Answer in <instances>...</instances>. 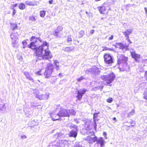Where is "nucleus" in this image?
Masks as SVG:
<instances>
[{
    "instance_id": "16",
    "label": "nucleus",
    "mask_w": 147,
    "mask_h": 147,
    "mask_svg": "<svg viewBox=\"0 0 147 147\" xmlns=\"http://www.w3.org/2000/svg\"><path fill=\"white\" fill-rule=\"evenodd\" d=\"M36 0H32V1H25L26 4L28 5L34 6L37 5Z\"/></svg>"
},
{
    "instance_id": "8",
    "label": "nucleus",
    "mask_w": 147,
    "mask_h": 147,
    "mask_svg": "<svg viewBox=\"0 0 147 147\" xmlns=\"http://www.w3.org/2000/svg\"><path fill=\"white\" fill-rule=\"evenodd\" d=\"M103 57L104 61L106 63L109 64L113 63V58L110 54L105 53Z\"/></svg>"
},
{
    "instance_id": "31",
    "label": "nucleus",
    "mask_w": 147,
    "mask_h": 147,
    "mask_svg": "<svg viewBox=\"0 0 147 147\" xmlns=\"http://www.w3.org/2000/svg\"><path fill=\"white\" fill-rule=\"evenodd\" d=\"M85 79V78L83 76H81L79 78H77V80L78 82H79L82 80Z\"/></svg>"
},
{
    "instance_id": "7",
    "label": "nucleus",
    "mask_w": 147,
    "mask_h": 147,
    "mask_svg": "<svg viewBox=\"0 0 147 147\" xmlns=\"http://www.w3.org/2000/svg\"><path fill=\"white\" fill-rule=\"evenodd\" d=\"M84 140L90 144H92L96 142L97 137L92 135H89L84 138Z\"/></svg>"
},
{
    "instance_id": "27",
    "label": "nucleus",
    "mask_w": 147,
    "mask_h": 147,
    "mask_svg": "<svg viewBox=\"0 0 147 147\" xmlns=\"http://www.w3.org/2000/svg\"><path fill=\"white\" fill-rule=\"evenodd\" d=\"M130 124L131 125L129 126H126L127 127V130H128L129 129V128H128V127H134L135 125V123H134V121H132L130 122Z\"/></svg>"
},
{
    "instance_id": "13",
    "label": "nucleus",
    "mask_w": 147,
    "mask_h": 147,
    "mask_svg": "<svg viewBox=\"0 0 147 147\" xmlns=\"http://www.w3.org/2000/svg\"><path fill=\"white\" fill-rule=\"evenodd\" d=\"M132 57L137 62H139V60L140 58V55L136 53L135 51L130 52Z\"/></svg>"
},
{
    "instance_id": "56",
    "label": "nucleus",
    "mask_w": 147,
    "mask_h": 147,
    "mask_svg": "<svg viewBox=\"0 0 147 147\" xmlns=\"http://www.w3.org/2000/svg\"><path fill=\"white\" fill-rule=\"evenodd\" d=\"M57 63V62H56V63H55V64H56V63Z\"/></svg>"
},
{
    "instance_id": "26",
    "label": "nucleus",
    "mask_w": 147,
    "mask_h": 147,
    "mask_svg": "<svg viewBox=\"0 0 147 147\" xmlns=\"http://www.w3.org/2000/svg\"><path fill=\"white\" fill-rule=\"evenodd\" d=\"M99 113H94L93 114V119L94 121L95 122L96 121V118L98 117V114Z\"/></svg>"
},
{
    "instance_id": "1",
    "label": "nucleus",
    "mask_w": 147,
    "mask_h": 147,
    "mask_svg": "<svg viewBox=\"0 0 147 147\" xmlns=\"http://www.w3.org/2000/svg\"><path fill=\"white\" fill-rule=\"evenodd\" d=\"M48 43L43 42L42 45H39L38 41L31 42L28 47L34 51V55L39 59H49L52 57L51 52L49 50Z\"/></svg>"
},
{
    "instance_id": "19",
    "label": "nucleus",
    "mask_w": 147,
    "mask_h": 147,
    "mask_svg": "<svg viewBox=\"0 0 147 147\" xmlns=\"http://www.w3.org/2000/svg\"><path fill=\"white\" fill-rule=\"evenodd\" d=\"M10 25L11 28L13 30L17 29L18 28L17 24L12 23L10 24Z\"/></svg>"
},
{
    "instance_id": "30",
    "label": "nucleus",
    "mask_w": 147,
    "mask_h": 147,
    "mask_svg": "<svg viewBox=\"0 0 147 147\" xmlns=\"http://www.w3.org/2000/svg\"><path fill=\"white\" fill-rule=\"evenodd\" d=\"M42 69H40L37 72H36L35 73V74L38 75H41L42 74L43 71H42Z\"/></svg>"
},
{
    "instance_id": "35",
    "label": "nucleus",
    "mask_w": 147,
    "mask_h": 147,
    "mask_svg": "<svg viewBox=\"0 0 147 147\" xmlns=\"http://www.w3.org/2000/svg\"><path fill=\"white\" fill-rule=\"evenodd\" d=\"M22 43H23V45L24 46V48L26 47V45L27 44V42L25 40H24L23 41Z\"/></svg>"
},
{
    "instance_id": "11",
    "label": "nucleus",
    "mask_w": 147,
    "mask_h": 147,
    "mask_svg": "<svg viewBox=\"0 0 147 147\" xmlns=\"http://www.w3.org/2000/svg\"><path fill=\"white\" fill-rule=\"evenodd\" d=\"M129 45H124L121 42H117L115 43V47H118L119 49L122 50L125 49L127 50L129 49L128 47Z\"/></svg>"
},
{
    "instance_id": "22",
    "label": "nucleus",
    "mask_w": 147,
    "mask_h": 147,
    "mask_svg": "<svg viewBox=\"0 0 147 147\" xmlns=\"http://www.w3.org/2000/svg\"><path fill=\"white\" fill-rule=\"evenodd\" d=\"M36 16L33 15L29 17V20L30 21H35L36 20Z\"/></svg>"
},
{
    "instance_id": "4",
    "label": "nucleus",
    "mask_w": 147,
    "mask_h": 147,
    "mask_svg": "<svg viewBox=\"0 0 147 147\" xmlns=\"http://www.w3.org/2000/svg\"><path fill=\"white\" fill-rule=\"evenodd\" d=\"M55 69L54 66L51 63L47 65L45 68V70L44 73V75L46 78H48L51 76L52 73Z\"/></svg>"
},
{
    "instance_id": "51",
    "label": "nucleus",
    "mask_w": 147,
    "mask_h": 147,
    "mask_svg": "<svg viewBox=\"0 0 147 147\" xmlns=\"http://www.w3.org/2000/svg\"><path fill=\"white\" fill-rule=\"evenodd\" d=\"M57 68H58L59 67V66H57Z\"/></svg>"
},
{
    "instance_id": "43",
    "label": "nucleus",
    "mask_w": 147,
    "mask_h": 147,
    "mask_svg": "<svg viewBox=\"0 0 147 147\" xmlns=\"http://www.w3.org/2000/svg\"><path fill=\"white\" fill-rule=\"evenodd\" d=\"M94 32V30H92L90 31V33L91 34H93Z\"/></svg>"
},
{
    "instance_id": "53",
    "label": "nucleus",
    "mask_w": 147,
    "mask_h": 147,
    "mask_svg": "<svg viewBox=\"0 0 147 147\" xmlns=\"http://www.w3.org/2000/svg\"><path fill=\"white\" fill-rule=\"evenodd\" d=\"M86 14H87L88 13V12L87 11H86Z\"/></svg>"
},
{
    "instance_id": "5",
    "label": "nucleus",
    "mask_w": 147,
    "mask_h": 147,
    "mask_svg": "<svg viewBox=\"0 0 147 147\" xmlns=\"http://www.w3.org/2000/svg\"><path fill=\"white\" fill-rule=\"evenodd\" d=\"M58 114L60 117H70V112H69V110L63 108H60V110L58 112Z\"/></svg>"
},
{
    "instance_id": "28",
    "label": "nucleus",
    "mask_w": 147,
    "mask_h": 147,
    "mask_svg": "<svg viewBox=\"0 0 147 147\" xmlns=\"http://www.w3.org/2000/svg\"><path fill=\"white\" fill-rule=\"evenodd\" d=\"M45 11L44 10L41 11H40V16L42 17H43L45 15Z\"/></svg>"
},
{
    "instance_id": "23",
    "label": "nucleus",
    "mask_w": 147,
    "mask_h": 147,
    "mask_svg": "<svg viewBox=\"0 0 147 147\" xmlns=\"http://www.w3.org/2000/svg\"><path fill=\"white\" fill-rule=\"evenodd\" d=\"M66 40L67 42L70 45L72 41V39L71 36V35H70L69 36H67V38Z\"/></svg>"
},
{
    "instance_id": "12",
    "label": "nucleus",
    "mask_w": 147,
    "mask_h": 147,
    "mask_svg": "<svg viewBox=\"0 0 147 147\" xmlns=\"http://www.w3.org/2000/svg\"><path fill=\"white\" fill-rule=\"evenodd\" d=\"M50 115L53 121H56L61 119V118L58 114V113L56 114L54 112H52L50 113Z\"/></svg>"
},
{
    "instance_id": "39",
    "label": "nucleus",
    "mask_w": 147,
    "mask_h": 147,
    "mask_svg": "<svg viewBox=\"0 0 147 147\" xmlns=\"http://www.w3.org/2000/svg\"><path fill=\"white\" fill-rule=\"evenodd\" d=\"M113 38V35H111V36L108 38L109 40H111Z\"/></svg>"
},
{
    "instance_id": "2",
    "label": "nucleus",
    "mask_w": 147,
    "mask_h": 147,
    "mask_svg": "<svg viewBox=\"0 0 147 147\" xmlns=\"http://www.w3.org/2000/svg\"><path fill=\"white\" fill-rule=\"evenodd\" d=\"M128 60V58L123 55H121L117 61V64L120 70L124 71L126 69Z\"/></svg>"
},
{
    "instance_id": "9",
    "label": "nucleus",
    "mask_w": 147,
    "mask_h": 147,
    "mask_svg": "<svg viewBox=\"0 0 147 147\" xmlns=\"http://www.w3.org/2000/svg\"><path fill=\"white\" fill-rule=\"evenodd\" d=\"M132 32V30L130 29H127L125 30L124 32H123V35L125 37H126V40L129 42V43L131 44L132 43V42L130 40L129 35L131 34Z\"/></svg>"
},
{
    "instance_id": "40",
    "label": "nucleus",
    "mask_w": 147,
    "mask_h": 147,
    "mask_svg": "<svg viewBox=\"0 0 147 147\" xmlns=\"http://www.w3.org/2000/svg\"><path fill=\"white\" fill-rule=\"evenodd\" d=\"M53 0H50L49 1V3L50 4H51L53 3Z\"/></svg>"
},
{
    "instance_id": "20",
    "label": "nucleus",
    "mask_w": 147,
    "mask_h": 147,
    "mask_svg": "<svg viewBox=\"0 0 147 147\" xmlns=\"http://www.w3.org/2000/svg\"><path fill=\"white\" fill-rule=\"evenodd\" d=\"M26 5L25 4L23 3H20L18 6L19 9L21 10H23L26 8Z\"/></svg>"
},
{
    "instance_id": "34",
    "label": "nucleus",
    "mask_w": 147,
    "mask_h": 147,
    "mask_svg": "<svg viewBox=\"0 0 147 147\" xmlns=\"http://www.w3.org/2000/svg\"><path fill=\"white\" fill-rule=\"evenodd\" d=\"M113 100V98L111 97H109L107 100V101L108 103H111Z\"/></svg>"
},
{
    "instance_id": "44",
    "label": "nucleus",
    "mask_w": 147,
    "mask_h": 147,
    "mask_svg": "<svg viewBox=\"0 0 147 147\" xmlns=\"http://www.w3.org/2000/svg\"><path fill=\"white\" fill-rule=\"evenodd\" d=\"M144 99L147 100V95H146L144 96Z\"/></svg>"
},
{
    "instance_id": "29",
    "label": "nucleus",
    "mask_w": 147,
    "mask_h": 147,
    "mask_svg": "<svg viewBox=\"0 0 147 147\" xmlns=\"http://www.w3.org/2000/svg\"><path fill=\"white\" fill-rule=\"evenodd\" d=\"M39 39H40V38L39 37H36L34 36H32L30 39V41H32L33 40H39Z\"/></svg>"
},
{
    "instance_id": "25",
    "label": "nucleus",
    "mask_w": 147,
    "mask_h": 147,
    "mask_svg": "<svg viewBox=\"0 0 147 147\" xmlns=\"http://www.w3.org/2000/svg\"><path fill=\"white\" fill-rule=\"evenodd\" d=\"M135 113V110L134 109H133L131 110V111H130L128 114L127 117H130L131 116L134 115Z\"/></svg>"
},
{
    "instance_id": "42",
    "label": "nucleus",
    "mask_w": 147,
    "mask_h": 147,
    "mask_svg": "<svg viewBox=\"0 0 147 147\" xmlns=\"http://www.w3.org/2000/svg\"><path fill=\"white\" fill-rule=\"evenodd\" d=\"M21 138L22 139H24L26 138V136L25 135H23L21 136Z\"/></svg>"
},
{
    "instance_id": "36",
    "label": "nucleus",
    "mask_w": 147,
    "mask_h": 147,
    "mask_svg": "<svg viewBox=\"0 0 147 147\" xmlns=\"http://www.w3.org/2000/svg\"><path fill=\"white\" fill-rule=\"evenodd\" d=\"M12 9L13 10L12 15L14 16L16 13V10L14 8H12Z\"/></svg>"
},
{
    "instance_id": "17",
    "label": "nucleus",
    "mask_w": 147,
    "mask_h": 147,
    "mask_svg": "<svg viewBox=\"0 0 147 147\" xmlns=\"http://www.w3.org/2000/svg\"><path fill=\"white\" fill-rule=\"evenodd\" d=\"M69 134L70 137L76 138L77 136V132L76 131L71 130Z\"/></svg>"
},
{
    "instance_id": "6",
    "label": "nucleus",
    "mask_w": 147,
    "mask_h": 147,
    "mask_svg": "<svg viewBox=\"0 0 147 147\" xmlns=\"http://www.w3.org/2000/svg\"><path fill=\"white\" fill-rule=\"evenodd\" d=\"M87 91V90L85 89H80L77 91V95L76 97L77 98L76 101H80L82 98L83 95L85 94Z\"/></svg>"
},
{
    "instance_id": "55",
    "label": "nucleus",
    "mask_w": 147,
    "mask_h": 147,
    "mask_svg": "<svg viewBox=\"0 0 147 147\" xmlns=\"http://www.w3.org/2000/svg\"><path fill=\"white\" fill-rule=\"evenodd\" d=\"M57 63V62H56V63H55V64H56V63Z\"/></svg>"
},
{
    "instance_id": "57",
    "label": "nucleus",
    "mask_w": 147,
    "mask_h": 147,
    "mask_svg": "<svg viewBox=\"0 0 147 147\" xmlns=\"http://www.w3.org/2000/svg\"><path fill=\"white\" fill-rule=\"evenodd\" d=\"M57 63V62H56V63H55V64H56V63Z\"/></svg>"
},
{
    "instance_id": "45",
    "label": "nucleus",
    "mask_w": 147,
    "mask_h": 147,
    "mask_svg": "<svg viewBox=\"0 0 147 147\" xmlns=\"http://www.w3.org/2000/svg\"><path fill=\"white\" fill-rule=\"evenodd\" d=\"M103 135L105 136L106 137L107 134L105 132H103Z\"/></svg>"
},
{
    "instance_id": "3",
    "label": "nucleus",
    "mask_w": 147,
    "mask_h": 147,
    "mask_svg": "<svg viewBox=\"0 0 147 147\" xmlns=\"http://www.w3.org/2000/svg\"><path fill=\"white\" fill-rule=\"evenodd\" d=\"M116 76L113 72H111L107 75H103L100 76L101 79L105 82V85L111 86L110 84L115 79Z\"/></svg>"
},
{
    "instance_id": "54",
    "label": "nucleus",
    "mask_w": 147,
    "mask_h": 147,
    "mask_svg": "<svg viewBox=\"0 0 147 147\" xmlns=\"http://www.w3.org/2000/svg\"><path fill=\"white\" fill-rule=\"evenodd\" d=\"M95 128H96V124L95 125Z\"/></svg>"
},
{
    "instance_id": "24",
    "label": "nucleus",
    "mask_w": 147,
    "mask_h": 147,
    "mask_svg": "<svg viewBox=\"0 0 147 147\" xmlns=\"http://www.w3.org/2000/svg\"><path fill=\"white\" fill-rule=\"evenodd\" d=\"M36 97L40 100H43L44 99V95L43 94L36 95Z\"/></svg>"
},
{
    "instance_id": "50",
    "label": "nucleus",
    "mask_w": 147,
    "mask_h": 147,
    "mask_svg": "<svg viewBox=\"0 0 147 147\" xmlns=\"http://www.w3.org/2000/svg\"><path fill=\"white\" fill-rule=\"evenodd\" d=\"M40 42H41L42 41V40L40 38V39H39V40H38Z\"/></svg>"
},
{
    "instance_id": "46",
    "label": "nucleus",
    "mask_w": 147,
    "mask_h": 147,
    "mask_svg": "<svg viewBox=\"0 0 147 147\" xmlns=\"http://www.w3.org/2000/svg\"><path fill=\"white\" fill-rule=\"evenodd\" d=\"M113 120L115 121H116V118L115 117H114L113 118Z\"/></svg>"
},
{
    "instance_id": "48",
    "label": "nucleus",
    "mask_w": 147,
    "mask_h": 147,
    "mask_svg": "<svg viewBox=\"0 0 147 147\" xmlns=\"http://www.w3.org/2000/svg\"><path fill=\"white\" fill-rule=\"evenodd\" d=\"M57 107H60V108L61 107L60 106V105H57Z\"/></svg>"
},
{
    "instance_id": "14",
    "label": "nucleus",
    "mask_w": 147,
    "mask_h": 147,
    "mask_svg": "<svg viewBox=\"0 0 147 147\" xmlns=\"http://www.w3.org/2000/svg\"><path fill=\"white\" fill-rule=\"evenodd\" d=\"M105 4V3L104 2L102 6H99L97 7L99 12L101 14H105L106 12V8L104 5Z\"/></svg>"
},
{
    "instance_id": "10",
    "label": "nucleus",
    "mask_w": 147,
    "mask_h": 147,
    "mask_svg": "<svg viewBox=\"0 0 147 147\" xmlns=\"http://www.w3.org/2000/svg\"><path fill=\"white\" fill-rule=\"evenodd\" d=\"M63 29V27L61 26H58L57 29L55 30L53 35L56 37H60L61 34L60 32Z\"/></svg>"
},
{
    "instance_id": "18",
    "label": "nucleus",
    "mask_w": 147,
    "mask_h": 147,
    "mask_svg": "<svg viewBox=\"0 0 147 147\" xmlns=\"http://www.w3.org/2000/svg\"><path fill=\"white\" fill-rule=\"evenodd\" d=\"M74 49L73 47H66L64 49V51L67 52H70L72 51Z\"/></svg>"
},
{
    "instance_id": "21",
    "label": "nucleus",
    "mask_w": 147,
    "mask_h": 147,
    "mask_svg": "<svg viewBox=\"0 0 147 147\" xmlns=\"http://www.w3.org/2000/svg\"><path fill=\"white\" fill-rule=\"evenodd\" d=\"M24 74L26 77L27 79L33 81V79L30 76V74L28 72H26L24 73Z\"/></svg>"
},
{
    "instance_id": "15",
    "label": "nucleus",
    "mask_w": 147,
    "mask_h": 147,
    "mask_svg": "<svg viewBox=\"0 0 147 147\" xmlns=\"http://www.w3.org/2000/svg\"><path fill=\"white\" fill-rule=\"evenodd\" d=\"M96 142V143L100 145V147H102L104 146L105 141L102 137H100L98 139L97 137V140Z\"/></svg>"
},
{
    "instance_id": "49",
    "label": "nucleus",
    "mask_w": 147,
    "mask_h": 147,
    "mask_svg": "<svg viewBox=\"0 0 147 147\" xmlns=\"http://www.w3.org/2000/svg\"><path fill=\"white\" fill-rule=\"evenodd\" d=\"M89 127H90V125H89ZM90 129V128H88V129Z\"/></svg>"
},
{
    "instance_id": "33",
    "label": "nucleus",
    "mask_w": 147,
    "mask_h": 147,
    "mask_svg": "<svg viewBox=\"0 0 147 147\" xmlns=\"http://www.w3.org/2000/svg\"><path fill=\"white\" fill-rule=\"evenodd\" d=\"M113 50V49H111L110 48H108L107 47H105L103 48L102 51H105L107 50H110V51H112Z\"/></svg>"
},
{
    "instance_id": "41",
    "label": "nucleus",
    "mask_w": 147,
    "mask_h": 147,
    "mask_svg": "<svg viewBox=\"0 0 147 147\" xmlns=\"http://www.w3.org/2000/svg\"><path fill=\"white\" fill-rule=\"evenodd\" d=\"M18 5V4L16 3L12 5V7H13V8H14V7H15L17 6Z\"/></svg>"
},
{
    "instance_id": "32",
    "label": "nucleus",
    "mask_w": 147,
    "mask_h": 147,
    "mask_svg": "<svg viewBox=\"0 0 147 147\" xmlns=\"http://www.w3.org/2000/svg\"><path fill=\"white\" fill-rule=\"evenodd\" d=\"M69 112H70V115L71 114L74 115H75L76 113L75 111L73 110V109L69 110Z\"/></svg>"
},
{
    "instance_id": "52",
    "label": "nucleus",
    "mask_w": 147,
    "mask_h": 147,
    "mask_svg": "<svg viewBox=\"0 0 147 147\" xmlns=\"http://www.w3.org/2000/svg\"><path fill=\"white\" fill-rule=\"evenodd\" d=\"M103 88V86H101V88H102H102Z\"/></svg>"
},
{
    "instance_id": "37",
    "label": "nucleus",
    "mask_w": 147,
    "mask_h": 147,
    "mask_svg": "<svg viewBox=\"0 0 147 147\" xmlns=\"http://www.w3.org/2000/svg\"><path fill=\"white\" fill-rule=\"evenodd\" d=\"M72 147H82V146L78 144H76Z\"/></svg>"
},
{
    "instance_id": "47",
    "label": "nucleus",
    "mask_w": 147,
    "mask_h": 147,
    "mask_svg": "<svg viewBox=\"0 0 147 147\" xmlns=\"http://www.w3.org/2000/svg\"><path fill=\"white\" fill-rule=\"evenodd\" d=\"M144 121L146 123H147V117L145 119Z\"/></svg>"
},
{
    "instance_id": "38",
    "label": "nucleus",
    "mask_w": 147,
    "mask_h": 147,
    "mask_svg": "<svg viewBox=\"0 0 147 147\" xmlns=\"http://www.w3.org/2000/svg\"><path fill=\"white\" fill-rule=\"evenodd\" d=\"M84 31L83 30H81L80 32V34H81V36H82L84 34Z\"/></svg>"
}]
</instances>
